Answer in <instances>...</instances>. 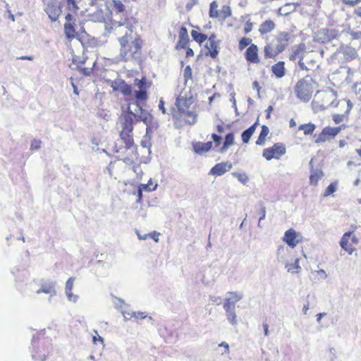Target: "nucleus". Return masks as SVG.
<instances>
[{
	"instance_id": "7c9ffc66",
	"label": "nucleus",
	"mask_w": 361,
	"mask_h": 361,
	"mask_svg": "<svg viewBox=\"0 0 361 361\" xmlns=\"http://www.w3.org/2000/svg\"><path fill=\"white\" fill-rule=\"evenodd\" d=\"M75 279L73 277L69 278L66 283V293L67 297L71 300L72 297L73 296V294L72 293V290L73 288V283H74Z\"/></svg>"
},
{
	"instance_id": "f03ea898",
	"label": "nucleus",
	"mask_w": 361,
	"mask_h": 361,
	"mask_svg": "<svg viewBox=\"0 0 361 361\" xmlns=\"http://www.w3.org/2000/svg\"><path fill=\"white\" fill-rule=\"evenodd\" d=\"M152 116L142 108H140V115L133 113L129 106L127 108V111L121 114L119 118L121 124L119 136L127 149L135 146L133 140L134 124L139 121H143L145 124H148L152 121Z\"/></svg>"
},
{
	"instance_id": "dca6fc26",
	"label": "nucleus",
	"mask_w": 361,
	"mask_h": 361,
	"mask_svg": "<svg viewBox=\"0 0 361 361\" xmlns=\"http://www.w3.org/2000/svg\"><path fill=\"white\" fill-rule=\"evenodd\" d=\"M291 35L287 32H281L276 37L277 47L283 51L288 45V42L290 39Z\"/></svg>"
},
{
	"instance_id": "8fccbe9b",
	"label": "nucleus",
	"mask_w": 361,
	"mask_h": 361,
	"mask_svg": "<svg viewBox=\"0 0 361 361\" xmlns=\"http://www.w3.org/2000/svg\"><path fill=\"white\" fill-rule=\"evenodd\" d=\"M252 28H253L252 23L250 22V20H247L244 25V28H243L244 33L247 34V33L250 32L252 30Z\"/></svg>"
},
{
	"instance_id": "58836bf2",
	"label": "nucleus",
	"mask_w": 361,
	"mask_h": 361,
	"mask_svg": "<svg viewBox=\"0 0 361 361\" xmlns=\"http://www.w3.org/2000/svg\"><path fill=\"white\" fill-rule=\"evenodd\" d=\"M183 77L185 82H187L188 80H191L192 79V68L190 66H187L183 71Z\"/></svg>"
},
{
	"instance_id": "2f4dec72",
	"label": "nucleus",
	"mask_w": 361,
	"mask_h": 361,
	"mask_svg": "<svg viewBox=\"0 0 361 361\" xmlns=\"http://www.w3.org/2000/svg\"><path fill=\"white\" fill-rule=\"evenodd\" d=\"M139 88V90H147L151 87V82H147L145 77H142L140 80H135V83Z\"/></svg>"
},
{
	"instance_id": "393cba45",
	"label": "nucleus",
	"mask_w": 361,
	"mask_h": 361,
	"mask_svg": "<svg viewBox=\"0 0 361 361\" xmlns=\"http://www.w3.org/2000/svg\"><path fill=\"white\" fill-rule=\"evenodd\" d=\"M269 133V128L267 126L263 125L262 126L261 132L255 142V144L257 145H259V146L264 145Z\"/></svg>"
},
{
	"instance_id": "09e8293b",
	"label": "nucleus",
	"mask_w": 361,
	"mask_h": 361,
	"mask_svg": "<svg viewBox=\"0 0 361 361\" xmlns=\"http://www.w3.org/2000/svg\"><path fill=\"white\" fill-rule=\"evenodd\" d=\"M42 142L39 140H33L31 142L30 149L37 150L41 147Z\"/></svg>"
},
{
	"instance_id": "473e14b6",
	"label": "nucleus",
	"mask_w": 361,
	"mask_h": 361,
	"mask_svg": "<svg viewBox=\"0 0 361 361\" xmlns=\"http://www.w3.org/2000/svg\"><path fill=\"white\" fill-rule=\"evenodd\" d=\"M209 15L210 18H216L219 16L218 11V4L214 1L210 4Z\"/></svg>"
},
{
	"instance_id": "c03bdc74",
	"label": "nucleus",
	"mask_w": 361,
	"mask_h": 361,
	"mask_svg": "<svg viewBox=\"0 0 361 361\" xmlns=\"http://www.w3.org/2000/svg\"><path fill=\"white\" fill-rule=\"evenodd\" d=\"M336 190V183H331L325 190L324 195L329 196L333 194Z\"/></svg>"
},
{
	"instance_id": "f3484780",
	"label": "nucleus",
	"mask_w": 361,
	"mask_h": 361,
	"mask_svg": "<svg viewBox=\"0 0 361 361\" xmlns=\"http://www.w3.org/2000/svg\"><path fill=\"white\" fill-rule=\"evenodd\" d=\"M281 51L272 43L267 44L264 47V56L265 59H275Z\"/></svg>"
},
{
	"instance_id": "774afa93",
	"label": "nucleus",
	"mask_w": 361,
	"mask_h": 361,
	"mask_svg": "<svg viewBox=\"0 0 361 361\" xmlns=\"http://www.w3.org/2000/svg\"><path fill=\"white\" fill-rule=\"evenodd\" d=\"M355 13L359 16V17H361V6H359L355 11Z\"/></svg>"
},
{
	"instance_id": "69168bd1",
	"label": "nucleus",
	"mask_w": 361,
	"mask_h": 361,
	"mask_svg": "<svg viewBox=\"0 0 361 361\" xmlns=\"http://www.w3.org/2000/svg\"><path fill=\"white\" fill-rule=\"evenodd\" d=\"M252 86L254 88L257 89V91H259L260 87H259V82L257 81H254L252 82Z\"/></svg>"
},
{
	"instance_id": "9d476101",
	"label": "nucleus",
	"mask_w": 361,
	"mask_h": 361,
	"mask_svg": "<svg viewBox=\"0 0 361 361\" xmlns=\"http://www.w3.org/2000/svg\"><path fill=\"white\" fill-rule=\"evenodd\" d=\"M353 231L345 233L340 240V245L341 248L349 255L353 254L355 250V246L358 243V239L356 236L353 235Z\"/></svg>"
},
{
	"instance_id": "ddd939ff",
	"label": "nucleus",
	"mask_w": 361,
	"mask_h": 361,
	"mask_svg": "<svg viewBox=\"0 0 361 361\" xmlns=\"http://www.w3.org/2000/svg\"><path fill=\"white\" fill-rule=\"evenodd\" d=\"M88 58L82 61H77L75 57H73V63L76 64L77 68L79 69L80 73L85 76H90L94 72L97 63V59L92 61L89 66H85V64L87 62Z\"/></svg>"
},
{
	"instance_id": "ea45409f",
	"label": "nucleus",
	"mask_w": 361,
	"mask_h": 361,
	"mask_svg": "<svg viewBox=\"0 0 361 361\" xmlns=\"http://www.w3.org/2000/svg\"><path fill=\"white\" fill-rule=\"evenodd\" d=\"M288 252L287 249H286L283 246L281 245L278 247L277 250V257L279 261H283L285 259V255Z\"/></svg>"
},
{
	"instance_id": "f704fd0d",
	"label": "nucleus",
	"mask_w": 361,
	"mask_h": 361,
	"mask_svg": "<svg viewBox=\"0 0 361 361\" xmlns=\"http://www.w3.org/2000/svg\"><path fill=\"white\" fill-rule=\"evenodd\" d=\"M251 44H252L251 38L243 37L239 40L238 49L242 51L247 47H249Z\"/></svg>"
},
{
	"instance_id": "4468645a",
	"label": "nucleus",
	"mask_w": 361,
	"mask_h": 361,
	"mask_svg": "<svg viewBox=\"0 0 361 361\" xmlns=\"http://www.w3.org/2000/svg\"><path fill=\"white\" fill-rule=\"evenodd\" d=\"M245 59L249 63L257 64L260 63L259 49L256 44H251L245 50Z\"/></svg>"
},
{
	"instance_id": "052dcab7",
	"label": "nucleus",
	"mask_w": 361,
	"mask_h": 361,
	"mask_svg": "<svg viewBox=\"0 0 361 361\" xmlns=\"http://www.w3.org/2000/svg\"><path fill=\"white\" fill-rule=\"evenodd\" d=\"M149 235L154 240L155 242L159 241V233L157 232H153L152 233H150Z\"/></svg>"
},
{
	"instance_id": "2eb2a0df",
	"label": "nucleus",
	"mask_w": 361,
	"mask_h": 361,
	"mask_svg": "<svg viewBox=\"0 0 361 361\" xmlns=\"http://www.w3.org/2000/svg\"><path fill=\"white\" fill-rule=\"evenodd\" d=\"M232 168V164L228 161L221 162L214 165L210 170L209 174L220 176Z\"/></svg>"
},
{
	"instance_id": "f257e3e1",
	"label": "nucleus",
	"mask_w": 361,
	"mask_h": 361,
	"mask_svg": "<svg viewBox=\"0 0 361 361\" xmlns=\"http://www.w3.org/2000/svg\"><path fill=\"white\" fill-rule=\"evenodd\" d=\"M124 26L127 30L125 35L118 38L120 44V56L124 61H129L136 59L141 55L143 41L140 35L133 37V30L129 27L128 24L114 21L112 23V29L116 31L117 29Z\"/></svg>"
},
{
	"instance_id": "4c0bfd02",
	"label": "nucleus",
	"mask_w": 361,
	"mask_h": 361,
	"mask_svg": "<svg viewBox=\"0 0 361 361\" xmlns=\"http://www.w3.org/2000/svg\"><path fill=\"white\" fill-rule=\"evenodd\" d=\"M232 175L234 177L237 178L238 180L244 185H245L248 182L249 178H248L247 176L244 173H242L234 172L232 173Z\"/></svg>"
},
{
	"instance_id": "c9c22d12",
	"label": "nucleus",
	"mask_w": 361,
	"mask_h": 361,
	"mask_svg": "<svg viewBox=\"0 0 361 361\" xmlns=\"http://www.w3.org/2000/svg\"><path fill=\"white\" fill-rule=\"evenodd\" d=\"M299 260L297 259H295V262L293 264H289L286 265V268L287 269L288 271L292 272V273H298L300 272L301 268L299 265Z\"/></svg>"
},
{
	"instance_id": "72a5a7b5",
	"label": "nucleus",
	"mask_w": 361,
	"mask_h": 361,
	"mask_svg": "<svg viewBox=\"0 0 361 361\" xmlns=\"http://www.w3.org/2000/svg\"><path fill=\"white\" fill-rule=\"evenodd\" d=\"M135 97L137 102L146 101L148 99L147 90H139L135 92Z\"/></svg>"
},
{
	"instance_id": "4be33fe9",
	"label": "nucleus",
	"mask_w": 361,
	"mask_h": 361,
	"mask_svg": "<svg viewBox=\"0 0 361 361\" xmlns=\"http://www.w3.org/2000/svg\"><path fill=\"white\" fill-rule=\"evenodd\" d=\"M258 125V120L252 124L250 127H249L247 130L243 132L241 135L242 141L244 144L248 143L251 137L254 134L256 128Z\"/></svg>"
},
{
	"instance_id": "a19ab883",
	"label": "nucleus",
	"mask_w": 361,
	"mask_h": 361,
	"mask_svg": "<svg viewBox=\"0 0 361 361\" xmlns=\"http://www.w3.org/2000/svg\"><path fill=\"white\" fill-rule=\"evenodd\" d=\"M348 117V116L342 113L335 114L332 116L333 121L336 124L341 123L345 120V118H347Z\"/></svg>"
},
{
	"instance_id": "e433bc0d",
	"label": "nucleus",
	"mask_w": 361,
	"mask_h": 361,
	"mask_svg": "<svg viewBox=\"0 0 361 361\" xmlns=\"http://www.w3.org/2000/svg\"><path fill=\"white\" fill-rule=\"evenodd\" d=\"M321 32L326 37L325 40L326 41H331L336 37L334 30L323 29Z\"/></svg>"
},
{
	"instance_id": "49530a36",
	"label": "nucleus",
	"mask_w": 361,
	"mask_h": 361,
	"mask_svg": "<svg viewBox=\"0 0 361 361\" xmlns=\"http://www.w3.org/2000/svg\"><path fill=\"white\" fill-rule=\"evenodd\" d=\"M53 289V286L51 285H42V287L37 290V293H50Z\"/></svg>"
},
{
	"instance_id": "e2e57ef3",
	"label": "nucleus",
	"mask_w": 361,
	"mask_h": 361,
	"mask_svg": "<svg viewBox=\"0 0 361 361\" xmlns=\"http://www.w3.org/2000/svg\"><path fill=\"white\" fill-rule=\"evenodd\" d=\"M273 111V107L271 106H269L267 109V118H270V115L271 111Z\"/></svg>"
},
{
	"instance_id": "9b49d317",
	"label": "nucleus",
	"mask_w": 361,
	"mask_h": 361,
	"mask_svg": "<svg viewBox=\"0 0 361 361\" xmlns=\"http://www.w3.org/2000/svg\"><path fill=\"white\" fill-rule=\"evenodd\" d=\"M205 48L207 49L206 56H209L213 59L217 58L219 53V40L216 39V35L214 33L209 36Z\"/></svg>"
},
{
	"instance_id": "aec40b11",
	"label": "nucleus",
	"mask_w": 361,
	"mask_h": 361,
	"mask_svg": "<svg viewBox=\"0 0 361 361\" xmlns=\"http://www.w3.org/2000/svg\"><path fill=\"white\" fill-rule=\"evenodd\" d=\"M304 50H305V46H304V44H300L298 46H297L296 47L293 48L292 49V51H291L290 56H289L290 61H294L296 59H300L299 64L300 66H302V59Z\"/></svg>"
},
{
	"instance_id": "de8ad7c7",
	"label": "nucleus",
	"mask_w": 361,
	"mask_h": 361,
	"mask_svg": "<svg viewBox=\"0 0 361 361\" xmlns=\"http://www.w3.org/2000/svg\"><path fill=\"white\" fill-rule=\"evenodd\" d=\"M151 185H152V181L150 180L148 183H147V184H141L139 187H141L142 188V190H146V191H152V190H156L157 185H155L152 188L151 187Z\"/></svg>"
},
{
	"instance_id": "cd10ccee",
	"label": "nucleus",
	"mask_w": 361,
	"mask_h": 361,
	"mask_svg": "<svg viewBox=\"0 0 361 361\" xmlns=\"http://www.w3.org/2000/svg\"><path fill=\"white\" fill-rule=\"evenodd\" d=\"M191 36L194 41L201 45L206 41L209 37L207 35L200 32L198 30H192L191 31Z\"/></svg>"
},
{
	"instance_id": "13d9d810",
	"label": "nucleus",
	"mask_w": 361,
	"mask_h": 361,
	"mask_svg": "<svg viewBox=\"0 0 361 361\" xmlns=\"http://www.w3.org/2000/svg\"><path fill=\"white\" fill-rule=\"evenodd\" d=\"M345 1L347 2V4L350 5V6H355L357 4H359L360 2H361V0H345Z\"/></svg>"
},
{
	"instance_id": "bb28decb",
	"label": "nucleus",
	"mask_w": 361,
	"mask_h": 361,
	"mask_svg": "<svg viewBox=\"0 0 361 361\" xmlns=\"http://www.w3.org/2000/svg\"><path fill=\"white\" fill-rule=\"evenodd\" d=\"M235 143V135L233 133H229L225 136V140L222 147H221V152H226L229 147L233 145Z\"/></svg>"
},
{
	"instance_id": "a878e982",
	"label": "nucleus",
	"mask_w": 361,
	"mask_h": 361,
	"mask_svg": "<svg viewBox=\"0 0 361 361\" xmlns=\"http://www.w3.org/2000/svg\"><path fill=\"white\" fill-rule=\"evenodd\" d=\"M324 173L320 169L313 170L310 173V183L312 185L316 186L319 180L323 177Z\"/></svg>"
},
{
	"instance_id": "0eeeda50",
	"label": "nucleus",
	"mask_w": 361,
	"mask_h": 361,
	"mask_svg": "<svg viewBox=\"0 0 361 361\" xmlns=\"http://www.w3.org/2000/svg\"><path fill=\"white\" fill-rule=\"evenodd\" d=\"M286 153V145L283 142H276L271 147L264 148L262 151V157L267 161L272 159L279 160Z\"/></svg>"
},
{
	"instance_id": "37998d69",
	"label": "nucleus",
	"mask_w": 361,
	"mask_h": 361,
	"mask_svg": "<svg viewBox=\"0 0 361 361\" xmlns=\"http://www.w3.org/2000/svg\"><path fill=\"white\" fill-rule=\"evenodd\" d=\"M235 303L226 298L225 302L224 303V309L225 310V311L233 310H235Z\"/></svg>"
},
{
	"instance_id": "b1692460",
	"label": "nucleus",
	"mask_w": 361,
	"mask_h": 361,
	"mask_svg": "<svg viewBox=\"0 0 361 361\" xmlns=\"http://www.w3.org/2000/svg\"><path fill=\"white\" fill-rule=\"evenodd\" d=\"M114 90H119L124 96L132 94L133 89L131 85L127 84L124 80H121L117 87H113Z\"/></svg>"
},
{
	"instance_id": "0e129e2a",
	"label": "nucleus",
	"mask_w": 361,
	"mask_h": 361,
	"mask_svg": "<svg viewBox=\"0 0 361 361\" xmlns=\"http://www.w3.org/2000/svg\"><path fill=\"white\" fill-rule=\"evenodd\" d=\"M219 346H223V348H225V351L226 353H228L229 351V347H228V345L224 342L221 343Z\"/></svg>"
},
{
	"instance_id": "6ab92c4d",
	"label": "nucleus",
	"mask_w": 361,
	"mask_h": 361,
	"mask_svg": "<svg viewBox=\"0 0 361 361\" xmlns=\"http://www.w3.org/2000/svg\"><path fill=\"white\" fill-rule=\"evenodd\" d=\"M336 107L338 108L339 113L348 116L353 108V104L350 99H342L338 102Z\"/></svg>"
},
{
	"instance_id": "423d86ee",
	"label": "nucleus",
	"mask_w": 361,
	"mask_h": 361,
	"mask_svg": "<svg viewBox=\"0 0 361 361\" xmlns=\"http://www.w3.org/2000/svg\"><path fill=\"white\" fill-rule=\"evenodd\" d=\"M176 26L178 27V40L176 44V49H185V56L187 58L194 56L193 50L189 47L190 40L188 35V32L187 27L183 25H180L178 23Z\"/></svg>"
},
{
	"instance_id": "c756f323",
	"label": "nucleus",
	"mask_w": 361,
	"mask_h": 361,
	"mask_svg": "<svg viewBox=\"0 0 361 361\" xmlns=\"http://www.w3.org/2000/svg\"><path fill=\"white\" fill-rule=\"evenodd\" d=\"M109 6L111 7L116 13H122L125 10V6L121 1L111 0L109 2Z\"/></svg>"
},
{
	"instance_id": "39448f33",
	"label": "nucleus",
	"mask_w": 361,
	"mask_h": 361,
	"mask_svg": "<svg viewBox=\"0 0 361 361\" xmlns=\"http://www.w3.org/2000/svg\"><path fill=\"white\" fill-rule=\"evenodd\" d=\"M317 83L310 75H306L296 83L294 91L296 97L303 102H309L317 88Z\"/></svg>"
},
{
	"instance_id": "864d4df0",
	"label": "nucleus",
	"mask_w": 361,
	"mask_h": 361,
	"mask_svg": "<svg viewBox=\"0 0 361 361\" xmlns=\"http://www.w3.org/2000/svg\"><path fill=\"white\" fill-rule=\"evenodd\" d=\"M212 138L213 139V140H214V142L215 143V145L216 147L220 145L221 142V137L219 135H216L215 133H213L212 135Z\"/></svg>"
},
{
	"instance_id": "c85d7f7f",
	"label": "nucleus",
	"mask_w": 361,
	"mask_h": 361,
	"mask_svg": "<svg viewBox=\"0 0 361 361\" xmlns=\"http://www.w3.org/2000/svg\"><path fill=\"white\" fill-rule=\"evenodd\" d=\"M315 128V125L312 123L302 124L298 128L300 130H303V133L305 135H312Z\"/></svg>"
},
{
	"instance_id": "7ed1b4c3",
	"label": "nucleus",
	"mask_w": 361,
	"mask_h": 361,
	"mask_svg": "<svg viewBox=\"0 0 361 361\" xmlns=\"http://www.w3.org/2000/svg\"><path fill=\"white\" fill-rule=\"evenodd\" d=\"M61 5L65 10L63 33L66 40L71 43L74 39H80V34L85 32V29L81 27L77 30L76 17L80 11L77 0H62Z\"/></svg>"
},
{
	"instance_id": "a211bd4d",
	"label": "nucleus",
	"mask_w": 361,
	"mask_h": 361,
	"mask_svg": "<svg viewBox=\"0 0 361 361\" xmlns=\"http://www.w3.org/2000/svg\"><path fill=\"white\" fill-rule=\"evenodd\" d=\"M212 147L211 141L207 142H195L192 143L193 151L198 154H202L209 152Z\"/></svg>"
},
{
	"instance_id": "6e6552de",
	"label": "nucleus",
	"mask_w": 361,
	"mask_h": 361,
	"mask_svg": "<svg viewBox=\"0 0 361 361\" xmlns=\"http://www.w3.org/2000/svg\"><path fill=\"white\" fill-rule=\"evenodd\" d=\"M44 11L51 22L59 20L62 13V7L58 0H43Z\"/></svg>"
},
{
	"instance_id": "bf43d9fd",
	"label": "nucleus",
	"mask_w": 361,
	"mask_h": 361,
	"mask_svg": "<svg viewBox=\"0 0 361 361\" xmlns=\"http://www.w3.org/2000/svg\"><path fill=\"white\" fill-rule=\"evenodd\" d=\"M17 59L32 61L34 59V57L32 56H23L18 57Z\"/></svg>"
},
{
	"instance_id": "338daca9",
	"label": "nucleus",
	"mask_w": 361,
	"mask_h": 361,
	"mask_svg": "<svg viewBox=\"0 0 361 361\" xmlns=\"http://www.w3.org/2000/svg\"><path fill=\"white\" fill-rule=\"evenodd\" d=\"M216 130L219 133H222L224 131V128L221 125H218L216 126Z\"/></svg>"
},
{
	"instance_id": "6e6d98bb",
	"label": "nucleus",
	"mask_w": 361,
	"mask_h": 361,
	"mask_svg": "<svg viewBox=\"0 0 361 361\" xmlns=\"http://www.w3.org/2000/svg\"><path fill=\"white\" fill-rule=\"evenodd\" d=\"M159 109L162 111L163 114L166 113V109L164 106V101L163 98H161L159 102Z\"/></svg>"
},
{
	"instance_id": "5701e85b",
	"label": "nucleus",
	"mask_w": 361,
	"mask_h": 361,
	"mask_svg": "<svg viewBox=\"0 0 361 361\" xmlns=\"http://www.w3.org/2000/svg\"><path fill=\"white\" fill-rule=\"evenodd\" d=\"M276 25L271 20L264 21L259 27V32L261 35L267 34L274 30Z\"/></svg>"
},
{
	"instance_id": "3c124183",
	"label": "nucleus",
	"mask_w": 361,
	"mask_h": 361,
	"mask_svg": "<svg viewBox=\"0 0 361 361\" xmlns=\"http://www.w3.org/2000/svg\"><path fill=\"white\" fill-rule=\"evenodd\" d=\"M221 11L224 13L223 18H224V19L228 18V16H230L231 14L230 7L228 6H224Z\"/></svg>"
},
{
	"instance_id": "603ef678",
	"label": "nucleus",
	"mask_w": 361,
	"mask_h": 361,
	"mask_svg": "<svg viewBox=\"0 0 361 361\" xmlns=\"http://www.w3.org/2000/svg\"><path fill=\"white\" fill-rule=\"evenodd\" d=\"M354 90L357 98L361 99V82L355 84Z\"/></svg>"
},
{
	"instance_id": "20e7f679",
	"label": "nucleus",
	"mask_w": 361,
	"mask_h": 361,
	"mask_svg": "<svg viewBox=\"0 0 361 361\" xmlns=\"http://www.w3.org/2000/svg\"><path fill=\"white\" fill-rule=\"evenodd\" d=\"M191 103L190 98L185 97H177L176 100L177 109L172 113L175 125L183 126L188 124H194L196 122V114L189 109Z\"/></svg>"
},
{
	"instance_id": "4d7b16f0",
	"label": "nucleus",
	"mask_w": 361,
	"mask_h": 361,
	"mask_svg": "<svg viewBox=\"0 0 361 361\" xmlns=\"http://www.w3.org/2000/svg\"><path fill=\"white\" fill-rule=\"evenodd\" d=\"M259 221L264 219L265 218V216H266V209L264 207H262L260 209H259Z\"/></svg>"
},
{
	"instance_id": "680f3d73",
	"label": "nucleus",
	"mask_w": 361,
	"mask_h": 361,
	"mask_svg": "<svg viewBox=\"0 0 361 361\" xmlns=\"http://www.w3.org/2000/svg\"><path fill=\"white\" fill-rule=\"evenodd\" d=\"M122 160L127 164H131L134 163V160L133 159H130V158H127V157L122 159Z\"/></svg>"
},
{
	"instance_id": "f8f14e48",
	"label": "nucleus",
	"mask_w": 361,
	"mask_h": 361,
	"mask_svg": "<svg viewBox=\"0 0 361 361\" xmlns=\"http://www.w3.org/2000/svg\"><path fill=\"white\" fill-rule=\"evenodd\" d=\"M283 241L291 248H294L298 244L302 243V236L300 233H297L293 228H289L285 232L283 237Z\"/></svg>"
},
{
	"instance_id": "5fc2aeb1",
	"label": "nucleus",
	"mask_w": 361,
	"mask_h": 361,
	"mask_svg": "<svg viewBox=\"0 0 361 361\" xmlns=\"http://www.w3.org/2000/svg\"><path fill=\"white\" fill-rule=\"evenodd\" d=\"M136 196H137L136 202L137 203H141L142 200V188L141 187H138V189H137V191L136 193Z\"/></svg>"
},
{
	"instance_id": "79ce46f5",
	"label": "nucleus",
	"mask_w": 361,
	"mask_h": 361,
	"mask_svg": "<svg viewBox=\"0 0 361 361\" xmlns=\"http://www.w3.org/2000/svg\"><path fill=\"white\" fill-rule=\"evenodd\" d=\"M226 313L227 319L230 322V323L232 324H235L237 321H236V314L235 312V310L226 311Z\"/></svg>"
},
{
	"instance_id": "1a4fd4ad",
	"label": "nucleus",
	"mask_w": 361,
	"mask_h": 361,
	"mask_svg": "<svg viewBox=\"0 0 361 361\" xmlns=\"http://www.w3.org/2000/svg\"><path fill=\"white\" fill-rule=\"evenodd\" d=\"M341 126L324 127L320 133L315 136L314 142L317 144H322L327 141H330L336 137V136L341 132Z\"/></svg>"
},
{
	"instance_id": "412c9836",
	"label": "nucleus",
	"mask_w": 361,
	"mask_h": 361,
	"mask_svg": "<svg viewBox=\"0 0 361 361\" xmlns=\"http://www.w3.org/2000/svg\"><path fill=\"white\" fill-rule=\"evenodd\" d=\"M271 70L276 78H283L286 74L285 62L283 61H278L271 66Z\"/></svg>"
},
{
	"instance_id": "a18cd8bd",
	"label": "nucleus",
	"mask_w": 361,
	"mask_h": 361,
	"mask_svg": "<svg viewBox=\"0 0 361 361\" xmlns=\"http://www.w3.org/2000/svg\"><path fill=\"white\" fill-rule=\"evenodd\" d=\"M229 293L231 294V297L227 298V299H228L231 301H233L235 303L240 300L242 298V295L238 293L231 292Z\"/></svg>"
}]
</instances>
